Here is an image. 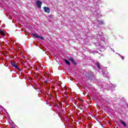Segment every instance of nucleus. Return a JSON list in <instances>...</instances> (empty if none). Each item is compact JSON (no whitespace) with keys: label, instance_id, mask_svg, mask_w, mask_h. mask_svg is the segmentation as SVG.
Here are the masks:
<instances>
[{"label":"nucleus","instance_id":"nucleus-1","mask_svg":"<svg viewBox=\"0 0 128 128\" xmlns=\"http://www.w3.org/2000/svg\"><path fill=\"white\" fill-rule=\"evenodd\" d=\"M95 64L97 66V68L99 70V72H102L104 76H108V72H106V71H104V70H102V68L100 66V62H96Z\"/></svg>","mask_w":128,"mask_h":128},{"label":"nucleus","instance_id":"nucleus-2","mask_svg":"<svg viewBox=\"0 0 128 128\" xmlns=\"http://www.w3.org/2000/svg\"><path fill=\"white\" fill-rule=\"evenodd\" d=\"M86 78H88L89 80H94V73L90 71H88L85 74Z\"/></svg>","mask_w":128,"mask_h":128},{"label":"nucleus","instance_id":"nucleus-3","mask_svg":"<svg viewBox=\"0 0 128 128\" xmlns=\"http://www.w3.org/2000/svg\"><path fill=\"white\" fill-rule=\"evenodd\" d=\"M103 102H104L107 104H112L114 102L112 101V98H106L103 99Z\"/></svg>","mask_w":128,"mask_h":128},{"label":"nucleus","instance_id":"nucleus-4","mask_svg":"<svg viewBox=\"0 0 128 128\" xmlns=\"http://www.w3.org/2000/svg\"><path fill=\"white\" fill-rule=\"evenodd\" d=\"M32 36H34L36 38H40V40H44V37H42V36H38V34L36 33L32 34Z\"/></svg>","mask_w":128,"mask_h":128},{"label":"nucleus","instance_id":"nucleus-5","mask_svg":"<svg viewBox=\"0 0 128 128\" xmlns=\"http://www.w3.org/2000/svg\"><path fill=\"white\" fill-rule=\"evenodd\" d=\"M102 88H105V90H110L112 84H102Z\"/></svg>","mask_w":128,"mask_h":128},{"label":"nucleus","instance_id":"nucleus-6","mask_svg":"<svg viewBox=\"0 0 128 128\" xmlns=\"http://www.w3.org/2000/svg\"><path fill=\"white\" fill-rule=\"evenodd\" d=\"M10 64L14 68H16V70H20V68H18V66L16 65V62L11 61Z\"/></svg>","mask_w":128,"mask_h":128},{"label":"nucleus","instance_id":"nucleus-7","mask_svg":"<svg viewBox=\"0 0 128 128\" xmlns=\"http://www.w3.org/2000/svg\"><path fill=\"white\" fill-rule=\"evenodd\" d=\"M42 2L38 0L36 2V6H38V8H42Z\"/></svg>","mask_w":128,"mask_h":128},{"label":"nucleus","instance_id":"nucleus-8","mask_svg":"<svg viewBox=\"0 0 128 128\" xmlns=\"http://www.w3.org/2000/svg\"><path fill=\"white\" fill-rule=\"evenodd\" d=\"M68 60H70V62H72V64H74V66H76V60H74V58H72V57H70V58H68Z\"/></svg>","mask_w":128,"mask_h":128},{"label":"nucleus","instance_id":"nucleus-9","mask_svg":"<svg viewBox=\"0 0 128 128\" xmlns=\"http://www.w3.org/2000/svg\"><path fill=\"white\" fill-rule=\"evenodd\" d=\"M44 8L45 12H48V14H50V8H48V7L44 6Z\"/></svg>","mask_w":128,"mask_h":128},{"label":"nucleus","instance_id":"nucleus-10","mask_svg":"<svg viewBox=\"0 0 128 128\" xmlns=\"http://www.w3.org/2000/svg\"><path fill=\"white\" fill-rule=\"evenodd\" d=\"M64 62H66V64L68 66H70V61L66 59L64 60Z\"/></svg>","mask_w":128,"mask_h":128},{"label":"nucleus","instance_id":"nucleus-11","mask_svg":"<svg viewBox=\"0 0 128 128\" xmlns=\"http://www.w3.org/2000/svg\"><path fill=\"white\" fill-rule=\"evenodd\" d=\"M120 122L124 126V128H126V124L125 122L122 121V120H120Z\"/></svg>","mask_w":128,"mask_h":128},{"label":"nucleus","instance_id":"nucleus-12","mask_svg":"<svg viewBox=\"0 0 128 128\" xmlns=\"http://www.w3.org/2000/svg\"><path fill=\"white\" fill-rule=\"evenodd\" d=\"M0 34L2 36H4L6 34V32H4L2 30H0Z\"/></svg>","mask_w":128,"mask_h":128},{"label":"nucleus","instance_id":"nucleus-13","mask_svg":"<svg viewBox=\"0 0 128 128\" xmlns=\"http://www.w3.org/2000/svg\"><path fill=\"white\" fill-rule=\"evenodd\" d=\"M95 12H96V14H98V16L100 14V10H96Z\"/></svg>","mask_w":128,"mask_h":128},{"label":"nucleus","instance_id":"nucleus-14","mask_svg":"<svg viewBox=\"0 0 128 128\" xmlns=\"http://www.w3.org/2000/svg\"><path fill=\"white\" fill-rule=\"evenodd\" d=\"M99 26H102V24H104V22L102 21H98Z\"/></svg>","mask_w":128,"mask_h":128},{"label":"nucleus","instance_id":"nucleus-15","mask_svg":"<svg viewBox=\"0 0 128 128\" xmlns=\"http://www.w3.org/2000/svg\"><path fill=\"white\" fill-rule=\"evenodd\" d=\"M116 85H112V84H111V88H116Z\"/></svg>","mask_w":128,"mask_h":128},{"label":"nucleus","instance_id":"nucleus-16","mask_svg":"<svg viewBox=\"0 0 128 128\" xmlns=\"http://www.w3.org/2000/svg\"><path fill=\"white\" fill-rule=\"evenodd\" d=\"M37 92H40V90L39 88L37 89Z\"/></svg>","mask_w":128,"mask_h":128},{"label":"nucleus","instance_id":"nucleus-17","mask_svg":"<svg viewBox=\"0 0 128 128\" xmlns=\"http://www.w3.org/2000/svg\"><path fill=\"white\" fill-rule=\"evenodd\" d=\"M122 60H124V57L122 56Z\"/></svg>","mask_w":128,"mask_h":128},{"label":"nucleus","instance_id":"nucleus-18","mask_svg":"<svg viewBox=\"0 0 128 128\" xmlns=\"http://www.w3.org/2000/svg\"><path fill=\"white\" fill-rule=\"evenodd\" d=\"M110 49L112 50H113L114 52V50H112V48H110Z\"/></svg>","mask_w":128,"mask_h":128},{"label":"nucleus","instance_id":"nucleus-19","mask_svg":"<svg viewBox=\"0 0 128 128\" xmlns=\"http://www.w3.org/2000/svg\"><path fill=\"white\" fill-rule=\"evenodd\" d=\"M118 54V56H120V58H122V55H120V54Z\"/></svg>","mask_w":128,"mask_h":128},{"label":"nucleus","instance_id":"nucleus-20","mask_svg":"<svg viewBox=\"0 0 128 128\" xmlns=\"http://www.w3.org/2000/svg\"><path fill=\"white\" fill-rule=\"evenodd\" d=\"M56 106H58V104H56Z\"/></svg>","mask_w":128,"mask_h":128},{"label":"nucleus","instance_id":"nucleus-21","mask_svg":"<svg viewBox=\"0 0 128 128\" xmlns=\"http://www.w3.org/2000/svg\"><path fill=\"white\" fill-rule=\"evenodd\" d=\"M100 82H99V86H100Z\"/></svg>","mask_w":128,"mask_h":128}]
</instances>
